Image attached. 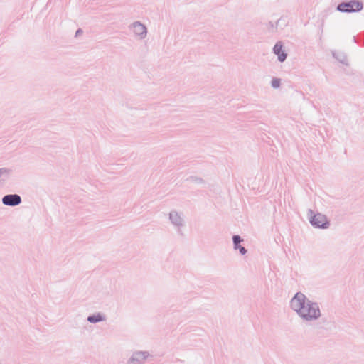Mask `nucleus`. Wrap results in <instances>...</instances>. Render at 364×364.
I'll return each instance as SVG.
<instances>
[{"instance_id":"f03ea898","label":"nucleus","mask_w":364,"mask_h":364,"mask_svg":"<svg viewBox=\"0 0 364 364\" xmlns=\"http://www.w3.org/2000/svg\"><path fill=\"white\" fill-rule=\"evenodd\" d=\"M308 216L310 223L314 227L321 229H326L329 227V222L325 215L320 213H314L312 210L309 209Z\"/></svg>"},{"instance_id":"423d86ee","label":"nucleus","mask_w":364,"mask_h":364,"mask_svg":"<svg viewBox=\"0 0 364 364\" xmlns=\"http://www.w3.org/2000/svg\"><path fill=\"white\" fill-rule=\"evenodd\" d=\"M2 204L6 206L15 207L22 203L21 196L16 193L7 194L3 196L1 199Z\"/></svg>"},{"instance_id":"f8f14e48","label":"nucleus","mask_w":364,"mask_h":364,"mask_svg":"<svg viewBox=\"0 0 364 364\" xmlns=\"http://www.w3.org/2000/svg\"><path fill=\"white\" fill-rule=\"evenodd\" d=\"M281 80L279 78H273L271 82V85L273 88H278L280 86Z\"/></svg>"},{"instance_id":"20e7f679","label":"nucleus","mask_w":364,"mask_h":364,"mask_svg":"<svg viewBox=\"0 0 364 364\" xmlns=\"http://www.w3.org/2000/svg\"><path fill=\"white\" fill-rule=\"evenodd\" d=\"M363 5L360 1L350 0L348 2L340 3L336 9L342 13H353L358 12L363 9Z\"/></svg>"},{"instance_id":"ddd939ff","label":"nucleus","mask_w":364,"mask_h":364,"mask_svg":"<svg viewBox=\"0 0 364 364\" xmlns=\"http://www.w3.org/2000/svg\"><path fill=\"white\" fill-rule=\"evenodd\" d=\"M82 33V31L81 29H78L77 31H76V36L79 35L80 33Z\"/></svg>"},{"instance_id":"f257e3e1","label":"nucleus","mask_w":364,"mask_h":364,"mask_svg":"<svg viewBox=\"0 0 364 364\" xmlns=\"http://www.w3.org/2000/svg\"><path fill=\"white\" fill-rule=\"evenodd\" d=\"M290 308L306 322L317 321L321 316L318 303L309 299L302 292H297L290 301Z\"/></svg>"},{"instance_id":"0eeeda50","label":"nucleus","mask_w":364,"mask_h":364,"mask_svg":"<svg viewBox=\"0 0 364 364\" xmlns=\"http://www.w3.org/2000/svg\"><path fill=\"white\" fill-rule=\"evenodd\" d=\"M149 356L146 351H139L133 353L129 360V364H141Z\"/></svg>"},{"instance_id":"4468645a","label":"nucleus","mask_w":364,"mask_h":364,"mask_svg":"<svg viewBox=\"0 0 364 364\" xmlns=\"http://www.w3.org/2000/svg\"><path fill=\"white\" fill-rule=\"evenodd\" d=\"M346 61H347V60H346V58H344V59H341V62L342 63H343V64H347V62H346Z\"/></svg>"},{"instance_id":"39448f33","label":"nucleus","mask_w":364,"mask_h":364,"mask_svg":"<svg viewBox=\"0 0 364 364\" xmlns=\"http://www.w3.org/2000/svg\"><path fill=\"white\" fill-rule=\"evenodd\" d=\"M128 28L132 32L134 37L139 40H144L147 36V28L139 21H134L129 25Z\"/></svg>"},{"instance_id":"6e6552de","label":"nucleus","mask_w":364,"mask_h":364,"mask_svg":"<svg viewBox=\"0 0 364 364\" xmlns=\"http://www.w3.org/2000/svg\"><path fill=\"white\" fill-rule=\"evenodd\" d=\"M282 48L283 45L281 41L277 42L273 48V53L277 55L279 62L285 61L287 56V53L282 50Z\"/></svg>"},{"instance_id":"1a4fd4ad","label":"nucleus","mask_w":364,"mask_h":364,"mask_svg":"<svg viewBox=\"0 0 364 364\" xmlns=\"http://www.w3.org/2000/svg\"><path fill=\"white\" fill-rule=\"evenodd\" d=\"M107 320V316L102 312H97L96 314L90 315L87 318V321L90 323H97L99 322H103Z\"/></svg>"},{"instance_id":"9d476101","label":"nucleus","mask_w":364,"mask_h":364,"mask_svg":"<svg viewBox=\"0 0 364 364\" xmlns=\"http://www.w3.org/2000/svg\"><path fill=\"white\" fill-rule=\"evenodd\" d=\"M243 241V239L241 238L240 235H235L232 237V242L234 245V249L239 250L240 253L242 255H244L247 253V250L245 247L240 245V242Z\"/></svg>"},{"instance_id":"9b49d317","label":"nucleus","mask_w":364,"mask_h":364,"mask_svg":"<svg viewBox=\"0 0 364 364\" xmlns=\"http://www.w3.org/2000/svg\"><path fill=\"white\" fill-rule=\"evenodd\" d=\"M11 170L8 168H0V185L4 184L9 179Z\"/></svg>"},{"instance_id":"7ed1b4c3","label":"nucleus","mask_w":364,"mask_h":364,"mask_svg":"<svg viewBox=\"0 0 364 364\" xmlns=\"http://www.w3.org/2000/svg\"><path fill=\"white\" fill-rule=\"evenodd\" d=\"M168 220L178 232L185 227L186 220L183 212L171 210L168 213Z\"/></svg>"}]
</instances>
